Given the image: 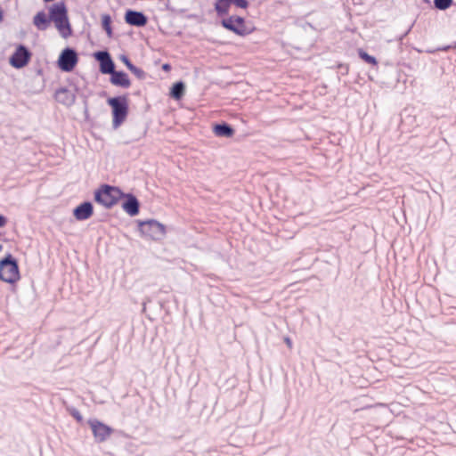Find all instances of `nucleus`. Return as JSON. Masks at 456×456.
Listing matches in <instances>:
<instances>
[{"mask_svg":"<svg viewBox=\"0 0 456 456\" xmlns=\"http://www.w3.org/2000/svg\"><path fill=\"white\" fill-rule=\"evenodd\" d=\"M50 20L53 21L61 36L67 37L71 34V28L68 19V12L63 2L53 4L49 9Z\"/></svg>","mask_w":456,"mask_h":456,"instance_id":"obj_1","label":"nucleus"},{"mask_svg":"<svg viewBox=\"0 0 456 456\" xmlns=\"http://www.w3.org/2000/svg\"><path fill=\"white\" fill-rule=\"evenodd\" d=\"M19 279L18 263L11 254H7L0 260V280L7 283H14Z\"/></svg>","mask_w":456,"mask_h":456,"instance_id":"obj_2","label":"nucleus"},{"mask_svg":"<svg viewBox=\"0 0 456 456\" xmlns=\"http://www.w3.org/2000/svg\"><path fill=\"white\" fill-rule=\"evenodd\" d=\"M124 196L125 194L118 188L106 184L95 191L94 200L105 208H110Z\"/></svg>","mask_w":456,"mask_h":456,"instance_id":"obj_3","label":"nucleus"},{"mask_svg":"<svg viewBox=\"0 0 456 456\" xmlns=\"http://www.w3.org/2000/svg\"><path fill=\"white\" fill-rule=\"evenodd\" d=\"M109 105L112 108L113 126L118 127L126 119L128 112V105L126 97H113L108 99Z\"/></svg>","mask_w":456,"mask_h":456,"instance_id":"obj_4","label":"nucleus"},{"mask_svg":"<svg viewBox=\"0 0 456 456\" xmlns=\"http://www.w3.org/2000/svg\"><path fill=\"white\" fill-rule=\"evenodd\" d=\"M139 230L142 235L152 240H159L165 234L164 226L155 220L141 222Z\"/></svg>","mask_w":456,"mask_h":456,"instance_id":"obj_5","label":"nucleus"},{"mask_svg":"<svg viewBox=\"0 0 456 456\" xmlns=\"http://www.w3.org/2000/svg\"><path fill=\"white\" fill-rule=\"evenodd\" d=\"M222 25L239 36H246L253 31L251 28L246 26L244 19L239 16L224 19Z\"/></svg>","mask_w":456,"mask_h":456,"instance_id":"obj_6","label":"nucleus"},{"mask_svg":"<svg viewBox=\"0 0 456 456\" xmlns=\"http://www.w3.org/2000/svg\"><path fill=\"white\" fill-rule=\"evenodd\" d=\"M77 61V54L75 50L66 48L59 56L58 66L62 71L70 72L75 68Z\"/></svg>","mask_w":456,"mask_h":456,"instance_id":"obj_7","label":"nucleus"},{"mask_svg":"<svg viewBox=\"0 0 456 456\" xmlns=\"http://www.w3.org/2000/svg\"><path fill=\"white\" fill-rule=\"evenodd\" d=\"M88 425L92 429L95 441L98 443L106 441L112 433V428L110 427L96 419H89Z\"/></svg>","mask_w":456,"mask_h":456,"instance_id":"obj_8","label":"nucleus"},{"mask_svg":"<svg viewBox=\"0 0 456 456\" xmlns=\"http://www.w3.org/2000/svg\"><path fill=\"white\" fill-rule=\"evenodd\" d=\"M30 57L31 53L28 49L20 45L10 57V64L16 69L23 68L28 63Z\"/></svg>","mask_w":456,"mask_h":456,"instance_id":"obj_9","label":"nucleus"},{"mask_svg":"<svg viewBox=\"0 0 456 456\" xmlns=\"http://www.w3.org/2000/svg\"><path fill=\"white\" fill-rule=\"evenodd\" d=\"M94 58L100 62V71L102 74H110L115 70V64L107 51L94 53Z\"/></svg>","mask_w":456,"mask_h":456,"instance_id":"obj_10","label":"nucleus"},{"mask_svg":"<svg viewBox=\"0 0 456 456\" xmlns=\"http://www.w3.org/2000/svg\"><path fill=\"white\" fill-rule=\"evenodd\" d=\"M125 20L127 24L136 27H143L148 21L147 17L142 12L133 10L126 11Z\"/></svg>","mask_w":456,"mask_h":456,"instance_id":"obj_11","label":"nucleus"},{"mask_svg":"<svg viewBox=\"0 0 456 456\" xmlns=\"http://www.w3.org/2000/svg\"><path fill=\"white\" fill-rule=\"evenodd\" d=\"M55 100L65 106H71L76 101V94L73 91L62 87L55 92Z\"/></svg>","mask_w":456,"mask_h":456,"instance_id":"obj_12","label":"nucleus"},{"mask_svg":"<svg viewBox=\"0 0 456 456\" xmlns=\"http://www.w3.org/2000/svg\"><path fill=\"white\" fill-rule=\"evenodd\" d=\"M73 215L78 221L88 219L93 215V205L89 201L83 202L74 210Z\"/></svg>","mask_w":456,"mask_h":456,"instance_id":"obj_13","label":"nucleus"},{"mask_svg":"<svg viewBox=\"0 0 456 456\" xmlns=\"http://www.w3.org/2000/svg\"><path fill=\"white\" fill-rule=\"evenodd\" d=\"M122 208L128 215L134 216L139 213V201L134 195L127 194Z\"/></svg>","mask_w":456,"mask_h":456,"instance_id":"obj_14","label":"nucleus"},{"mask_svg":"<svg viewBox=\"0 0 456 456\" xmlns=\"http://www.w3.org/2000/svg\"><path fill=\"white\" fill-rule=\"evenodd\" d=\"M110 82L114 86L128 88L131 85L127 75L123 71H116L110 73Z\"/></svg>","mask_w":456,"mask_h":456,"instance_id":"obj_15","label":"nucleus"},{"mask_svg":"<svg viewBox=\"0 0 456 456\" xmlns=\"http://www.w3.org/2000/svg\"><path fill=\"white\" fill-rule=\"evenodd\" d=\"M50 18L48 19L44 12H38L33 19V24L39 30H45L49 25Z\"/></svg>","mask_w":456,"mask_h":456,"instance_id":"obj_16","label":"nucleus"},{"mask_svg":"<svg viewBox=\"0 0 456 456\" xmlns=\"http://www.w3.org/2000/svg\"><path fill=\"white\" fill-rule=\"evenodd\" d=\"M213 130H214V133L216 135L221 136V137L229 138V137H232L234 134L233 129L226 124L216 125L214 126Z\"/></svg>","mask_w":456,"mask_h":456,"instance_id":"obj_17","label":"nucleus"},{"mask_svg":"<svg viewBox=\"0 0 456 456\" xmlns=\"http://www.w3.org/2000/svg\"><path fill=\"white\" fill-rule=\"evenodd\" d=\"M119 60L127 67V69L134 73L138 78L144 77V71L135 67L126 55H120Z\"/></svg>","mask_w":456,"mask_h":456,"instance_id":"obj_18","label":"nucleus"},{"mask_svg":"<svg viewBox=\"0 0 456 456\" xmlns=\"http://www.w3.org/2000/svg\"><path fill=\"white\" fill-rule=\"evenodd\" d=\"M186 90L185 84L182 81L173 85V99L180 100L184 95Z\"/></svg>","mask_w":456,"mask_h":456,"instance_id":"obj_19","label":"nucleus"},{"mask_svg":"<svg viewBox=\"0 0 456 456\" xmlns=\"http://www.w3.org/2000/svg\"><path fill=\"white\" fill-rule=\"evenodd\" d=\"M231 4L229 0H217L215 5L216 11L219 15L227 14Z\"/></svg>","mask_w":456,"mask_h":456,"instance_id":"obj_20","label":"nucleus"},{"mask_svg":"<svg viewBox=\"0 0 456 456\" xmlns=\"http://www.w3.org/2000/svg\"><path fill=\"white\" fill-rule=\"evenodd\" d=\"M102 24L103 29L106 31L109 37H112V28H111V17L109 14H103L102 16Z\"/></svg>","mask_w":456,"mask_h":456,"instance_id":"obj_21","label":"nucleus"},{"mask_svg":"<svg viewBox=\"0 0 456 456\" xmlns=\"http://www.w3.org/2000/svg\"><path fill=\"white\" fill-rule=\"evenodd\" d=\"M452 0H435V6L439 10H445L451 6Z\"/></svg>","mask_w":456,"mask_h":456,"instance_id":"obj_22","label":"nucleus"},{"mask_svg":"<svg viewBox=\"0 0 456 456\" xmlns=\"http://www.w3.org/2000/svg\"><path fill=\"white\" fill-rule=\"evenodd\" d=\"M359 54H360V57L362 60H364L366 62H368L370 64H373V65L377 64L376 59L373 56L369 55L365 52L360 51Z\"/></svg>","mask_w":456,"mask_h":456,"instance_id":"obj_23","label":"nucleus"},{"mask_svg":"<svg viewBox=\"0 0 456 456\" xmlns=\"http://www.w3.org/2000/svg\"><path fill=\"white\" fill-rule=\"evenodd\" d=\"M232 3H233L236 6L243 9L247 8L248 5L247 0H232Z\"/></svg>","mask_w":456,"mask_h":456,"instance_id":"obj_24","label":"nucleus"},{"mask_svg":"<svg viewBox=\"0 0 456 456\" xmlns=\"http://www.w3.org/2000/svg\"><path fill=\"white\" fill-rule=\"evenodd\" d=\"M70 413L77 421H81L82 420V415L80 414V412L77 410L72 409Z\"/></svg>","mask_w":456,"mask_h":456,"instance_id":"obj_25","label":"nucleus"},{"mask_svg":"<svg viewBox=\"0 0 456 456\" xmlns=\"http://www.w3.org/2000/svg\"><path fill=\"white\" fill-rule=\"evenodd\" d=\"M6 222V218L4 216L0 215V227L4 226Z\"/></svg>","mask_w":456,"mask_h":456,"instance_id":"obj_26","label":"nucleus"},{"mask_svg":"<svg viewBox=\"0 0 456 456\" xmlns=\"http://www.w3.org/2000/svg\"><path fill=\"white\" fill-rule=\"evenodd\" d=\"M284 342L286 343V345H287L289 348H291V347H292V341H291V339H290L289 338L286 337V338H284Z\"/></svg>","mask_w":456,"mask_h":456,"instance_id":"obj_27","label":"nucleus"},{"mask_svg":"<svg viewBox=\"0 0 456 456\" xmlns=\"http://www.w3.org/2000/svg\"><path fill=\"white\" fill-rule=\"evenodd\" d=\"M170 68H171V66H170V64H169V63H165V64H163V66H162V69H163L164 70H169V69H170Z\"/></svg>","mask_w":456,"mask_h":456,"instance_id":"obj_28","label":"nucleus"},{"mask_svg":"<svg viewBox=\"0 0 456 456\" xmlns=\"http://www.w3.org/2000/svg\"><path fill=\"white\" fill-rule=\"evenodd\" d=\"M3 249V245L0 244V251Z\"/></svg>","mask_w":456,"mask_h":456,"instance_id":"obj_29","label":"nucleus"}]
</instances>
